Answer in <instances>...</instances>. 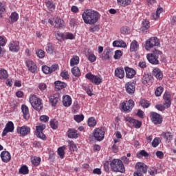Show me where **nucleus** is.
Here are the masks:
<instances>
[{
    "label": "nucleus",
    "instance_id": "obj_1",
    "mask_svg": "<svg viewBox=\"0 0 176 176\" xmlns=\"http://www.w3.org/2000/svg\"><path fill=\"white\" fill-rule=\"evenodd\" d=\"M82 17L85 24H96L100 19V13L93 10H85Z\"/></svg>",
    "mask_w": 176,
    "mask_h": 176
},
{
    "label": "nucleus",
    "instance_id": "obj_2",
    "mask_svg": "<svg viewBox=\"0 0 176 176\" xmlns=\"http://www.w3.org/2000/svg\"><path fill=\"white\" fill-rule=\"evenodd\" d=\"M162 56H163V52L155 49L152 53L146 55V58L148 61L153 65H159L160 61H162Z\"/></svg>",
    "mask_w": 176,
    "mask_h": 176
},
{
    "label": "nucleus",
    "instance_id": "obj_3",
    "mask_svg": "<svg viewBox=\"0 0 176 176\" xmlns=\"http://www.w3.org/2000/svg\"><path fill=\"white\" fill-rule=\"evenodd\" d=\"M110 168L114 173H124L126 171L123 162L119 159H113L110 161Z\"/></svg>",
    "mask_w": 176,
    "mask_h": 176
},
{
    "label": "nucleus",
    "instance_id": "obj_4",
    "mask_svg": "<svg viewBox=\"0 0 176 176\" xmlns=\"http://www.w3.org/2000/svg\"><path fill=\"white\" fill-rule=\"evenodd\" d=\"M164 105L157 104L155 105L156 109L158 111H164L166 108H170L171 107V94L168 91H166L164 94Z\"/></svg>",
    "mask_w": 176,
    "mask_h": 176
},
{
    "label": "nucleus",
    "instance_id": "obj_5",
    "mask_svg": "<svg viewBox=\"0 0 176 176\" xmlns=\"http://www.w3.org/2000/svg\"><path fill=\"white\" fill-rule=\"evenodd\" d=\"M30 102L36 111H41L43 108V104L42 103V100L38 98L35 95H32L30 96Z\"/></svg>",
    "mask_w": 176,
    "mask_h": 176
},
{
    "label": "nucleus",
    "instance_id": "obj_6",
    "mask_svg": "<svg viewBox=\"0 0 176 176\" xmlns=\"http://www.w3.org/2000/svg\"><path fill=\"white\" fill-rule=\"evenodd\" d=\"M135 170L133 176H144V174L148 173V166L143 162H138L135 165Z\"/></svg>",
    "mask_w": 176,
    "mask_h": 176
},
{
    "label": "nucleus",
    "instance_id": "obj_7",
    "mask_svg": "<svg viewBox=\"0 0 176 176\" xmlns=\"http://www.w3.org/2000/svg\"><path fill=\"white\" fill-rule=\"evenodd\" d=\"M94 138H91L92 141H102L105 135V128L100 127L94 129L93 133Z\"/></svg>",
    "mask_w": 176,
    "mask_h": 176
},
{
    "label": "nucleus",
    "instance_id": "obj_8",
    "mask_svg": "<svg viewBox=\"0 0 176 176\" xmlns=\"http://www.w3.org/2000/svg\"><path fill=\"white\" fill-rule=\"evenodd\" d=\"M125 122H128L129 127H135V129H140L142 122L138 120H135L131 117H124Z\"/></svg>",
    "mask_w": 176,
    "mask_h": 176
},
{
    "label": "nucleus",
    "instance_id": "obj_9",
    "mask_svg": "<svg viewBox=\"0 0 176 176\" xmlns=\"http://www.w3.org/2000/svg\"><path fill=\"white\" fill-rule=\"evenodd\" d=\"M85 78L91 82V83H94V85H96L97 86L102 83V78H101V76H95L91 74V73H88L85 75Z\"/></svg>",
    "mask_w": 176,
    "mask_h": 176
},
{
    "label": "nucleus",
    "instance_id": "obj_10",
    "mask_svg": "<svg viewBox=\"0 0 176 176\" xmlns=\"http://www.w3.org/2000/svg\"><path fill=\"white\" fill-rule=\"evenodd\" d=\"M160 43H159V38L157 37H152L146 41L145 49L146 50H149L155 46H160Z\"/></svg>",
    "mask_w": 176,
    "mask_h": 176
},
{
    "label": "nucleus",
    "instance_id": "obj_11",
    "mask_svg": "<svg viewBox=\"0 0 176 176\" xmlns=\"http://www.w3.org/2000/svg\"><path fill=\"white\" fill-rule=\"evenodd\" d=\"M134 107V100H129L126 102H123L122 104L121 108L124 112H130L131 109Z\"/></svg>",
    "mask_w": 176,
    "mask_h": 176
},
{
    "label": "nucleus",
    "instance_id": "obj_12",
    "mask_svg": "<svg viewBox=\"0 0 176 176\" xmlns=\"http://www.w3.org/2000/svg\"><path fill=\"white\" fill-rule=\"evenodd\" d=\"M45 125H40L36 126V135L41 140H46V135L43 133V130L45 129Z\"/></svg>",
    "mask_w": 176,
    "mask_h": 176
},
{
    "label": "nucleus",
    "instance_id": "obj_13",
    "mask_svg": "<svg viewBox=\"0 0 176 176\" xmlns=\"http://www.w3.org/2000/svg\"><path fill=\"white\" fill-rule=\"evenodd\" d=\"M150 118L154 124H160L162 122H163V118H162V116L156 112H151Z\"/></svg>",
    "mask_w": 176,
    "mask_h": 176
},
{
    "label": "nucleus",
    "instance_id": "obj_14",
    "mask_svg": "<svg viewBox=\"0 0 176 176\" xmlns=\"http://www.w3.org/2000/svg\"><path fill=\"white\" fill-rule=\"evenodd\" d=\"M16 131L18 134H21V135L25 137V135H28V134L31 133V129L30 126L24 125L23 126H18Z\"/></svg>",
    "mask_w": 176,
    "mask_h": 176
},
{
    "label": "nucleus",
    "instance_id": "obj_15",
    "mask_svg": "<svg viewBox=\"0 0 176 176\" xmlns=\"http://www.w3.org/2000/svg\"><path fill=\"white\" fill-rule=\"evenodd\" d=\"M14 131V124L12 121H10L6 124V127L3 131L2 136L5 137V135H6L8 133H13Z\"/></svg>",
    "mask_w": 176,
    "mask_h": 176
},
{
    "label": "nucleus",
    "instance_id": "obj_16",
    "mask_svg": "<svg viewBox=\"0 0 176 176\" xmlns=\"http://www.w3.org/2000/svg\"><path fill=\"white\" fill-rule=\"evenodd\" d=\"M125 90L128 94L133 95L135 93V83L129 82L125 84Z\"/></svg>",
    "mask_w": 176,
    "mask_h": 176
},
{
    "label": "nucleus",
    "instance_id": "obj_17",
    "mask_svg": "<svg viewBox=\"0 0 176 176\" xmlns=\"http://www.w3.org/2000/svg\"><path fill=\"white\" fill-rule=\"evenodd\" d=\"M50 104L52 107H56L60 100V94L57 93L49 97Z\"/></svg>",
    "mask_w": 176,
    "mask_h": 176
},
{
    "label": "nucleus",
    "instance_id": "obj_18",
    "mask_svg": "<svg viewBox=\"0 0 176 176\" xmlns=\"http://www.w3.org/2000/svg\"><path fill=\"white\" fill-rule=\"evenodd\" d=\"M9 50H10V52L17 53V52L20 50V43H19V41H12L9 44Z\"/></svg>",
    "mask_w": 176,
    "mask_h": 176
},
{
    "label": "nucleus",
    "instance_id": "obj_19",
    "mask_svg": "<svg viewBox=\"0 0 176 176\" xmlns=\"http://www.w3.org/2000/svg\"><path fill=\"white\" fill-rule=\"evenodd\" d=\"M26 67H28L29 71H30L32 74H35V72H36V64H35V63H34L32 60H28L26 61Z\"/></svg>",
    "mask_w": 176,
    "mask_h": 176
},
{
    "label": "nucleus",
    "instance_id": "obj_20",
    "mask_svg": "<svg viewBox=\"0 0 176 176\" xmlns=\"http://www.w3.org/2000/svg\"><path fill=\"white\" fill-rule=\"evenodd\" d=\"M153 75L157 80H162L163 79V72H162V70L159 67H155L153 69Z\"/></svg>",
    "mask_w": 176,
    "mask_h": 176
},
{
    "label": "nucleus",
    "instance_id": "obj_21",
    "mask_svg": "<svg viewBox=\"0 0 176 176\" xmlns=\"http://www.w3.org/2000/svg\"><path fill=\"white\" fill-rule=\"evenodd\" d=\"M152 79H153V76H152V74L144 73L142 75V82L143 83V85H148V83L151 82V80H152Z\"/></svg>",
    "mask_w": 176,
    "mask_h": 176
},
{
    "label": "nucleus",
    "instance_id": "obj_22",
    "mask_svg": "<svg viewBox=\"0 0 176 176\" xmlns=\"http://www.w3.org/2000/svg\"><path fill=\"white\" fill-rule=\"evenodd\" d=\"M21 111L23 115V118L25 120H28V119H30V109H28V107L25 104H22Z\"/></svg>",
    "mask_w": 176,
    "mask_h": 176
},
{
    "label": "nucleus",
    "instance_id": "obj_23",
    "mask_svg": "<svg viewBox=\"0 0 176 176\" xmlns=\"http://www.w3.org/2000/svg\"><path fill=\"white\" fill-rule=\"evenodd\" d=\"M125 72H126V77L128 79H133L134 78V76L135 75V70L133 69H131L129 67H125Z\"/></svg>",
    "mask_w": 176,
    "mask_h": 176
},
{
    "label": "nucleus",
    "instance_id": "obj_24",
    "mask_svg": "<svg viewBox=\"0 0 176 176\" xmlns=\"http://www.w3.org/2000/svg\"><path fill=\"white\" fill-rule=\"evenodd\" d=\"M72 104V98H71V96L68 95L63 96V104L64 105V107H71Z\"/></svg>",
    "mask_w": 176,
    "mask_h": 176
},
{
    "label": "nucleus",
    "instance_id": "obj_25",
    "mask_svg": "<svg viewBox=\"0 0 176 176\" xmlns=\"http://www.w3.org/2000/svg\"><path fill=\"white\" fill-rule=\"evenodd\" d=\"M111 57H112V54H111V51H109V50H105L102 56V61H108L111 60Z\"/></svg>",
    "mask_w": 176,
    "mask_h": 176
},
{
    "label": "nucleus",
    "instance_id": "obj_26",
    "mask_svg": "<svg viewBox=\"0 0 176 176\" xmlns=\"http://www.w3.org/2000/svg\"><path fill=\"white\" fill-rule=\"evenodd\" d=\"M115 76L120 79H123L124 78V70L123 68H117L115 70Z\"/></svg>",
    "mask_w": 176,
    "mask_h": 176
},
{
    "label": "nucleus",
    "instance_id": "obj_27",
    "mask_svg": "<svg viewBox=\"0 0 176 176\" xmlns=\"http://www.w3.org/2000/svg\"><path fill=\"white\" fill-rule=\"evenodd\" d=\"M54 85L56 90H62V89H65V87H67V83L61 81H55Z\"/></svg>",
    "mask_w": 176,
    "mask_h": 176
},
{
    "label": "nucleus",
    "instance_id": "obj_28",
    "mask_svg": "<svg viewBox=\"0 0 176 176\" xmlns=\"http://www.w3.org/2000/svg\"><path fill=\"white\" fill-rule=\"evenodd\" d=\"M113 46L114 47H127V45L123 41H115L113 42Z\"/></svg>",
    "mask_w": 176,
    "mask_h": 176
},
{
    "label": "nucleus",
    "instance_id": "obj_29",
    "mask_svg": "<svg viewBox=\"0 0 176 176\" xmlns=\"http://www.w3.org/2000/svg\"><path fill=\"white\" fill-rule=\"evenodd\" d=\"M69 138H78V131L75 129H69L67 131Z\"/></svg>",
    "mask_w": 176,
    "mask_h": 176
},
{
    "label": "nucleus",
    "instance_id": "obj_30",
    "mask_svg": "<svg viewBox=\"0 0 176 176\" xmlns=\"http://www.w3.org/2000/svg\"><path fill=\"white\" fill-rule=\"evenodd\" d=\"M72 74L76 78H79L80 75H82L80 69L78 67H74L73 68H72Z\"/></svg>",
    "mask_w": 176,
    "mask_h": 176
},
{
    "label": "nucleus",
    "instance_id": "obj_31",
    "mask_svg": "<svg viewBox=\"0 0 176 176\" xmlns=\"http://www.w3.org/2000/svg\"><path fill=\"white\" fill-rule=\"evenodd\" d=\"M139 48H140V45H138V42H137V41L134 40L131 43L130 51L131 52H137V50H138Z\"/></svg>",
    "mask_w": 176,
    "mask_h": 176
},
{
    "label": "nucleus",
    "instance_id": "obj_32",
    "mask_svg": "<svg viewBox=\"0 0 176 176\" xmlns=\"http://www.w3.org/2000/svg\"><path fill=\"white\" fill-rule=\"evenodd\" d=\"M54 23L56 28H64V21L61 20V19L56 18Z\"/></svg>",
    "mask_w": 176,
    "mask_h": 176
},
{
    "label": "nucleus",
    "instance_id": "obj_33",
    "mask_svg": "<svg viewBox=\"0 0 176 176\" xmlns=\"http://www.w3.org/2000/svg\"><path fill=\"white\" fill-rule=\"evenodd\" d=\"M162 12H163L162 8H157L156 10V14L155 13L152 14V19L157 20V19H159V17H160V13H162Z\"/></svg>",
    "mask_w": 176,
    "mask_h": 176
},
{
    "label": "nucleus",
    "instance_id": "obj_34",
    "mask_svg": "<svg viewBox=\"0 0 176 176\" xmlns=\"http://www.w3.org/2000/svg\"><path fill=\"white\" fill-rule=\"evenodd\" d=\"M19 174H23V175H25L26 174H28L30 173V170H28V166L26 165H23L19 171Z\"/></svg>",
    "mask_w": 176,
    "mask_h": 176
},
{
    "label": "nucleus",
    "instance_id": "obj_35",
    "mask_svg": "<svg viewBox=\"0 0 176 176\" xmlns=\"http://www.w3.org/2000/svg\"><path fill=\"white\" fill-rule=\"evenodd\" d=\"M87 123L89 127H95L96 124H97V120L94 117H91L88 119Z\"/></svg>",
    "mask_w": 176,
    "mask_h": 176
},
{
    "label": "nucleus",
    "instance_id": "obj_36",
    "mask_svg": "<svg viewBox=\"0 0 176 176\" xmlns=\"http://www.w3.org/2000/svg\"><path fill=\"white\" fill-rule=\"evenodd\" d=\"M9 74H8V71L5 69H1L0 70V79H8Z\"/></svg>",
    "mask_w": 176,
    "mask_h": 176
},
{
    "label": "nucleus",
    "instance_id": "obj_37",
    "mask_svg": "<svg viewBox=\"0 0 176 176\" xmlns=\"http://www.w3.org/2000/svg\"><path fill=\"white\" fill-rule=\"evenodd\" d=\"M78 64H79V57L74 56L70 60V65L74 67V65H78Z\"/></svg>",
    "mask_w": 176,
    "mask_h": 176
},
{
    "label": "nucleus",
    "instance_id": "obj_38",
    "mask_svg": "<svg viewBox=\"0 0 176 176\" xmlns=\"http://www.w3.org/2000/svg\"><path fill=\"white\" fill-rule=\"evenodd\" d=\"M117 2L121 6H129L131 3V0H117Z\"/></svg>",
    "mask_w": 176,
    "mask_h": 176
},
{
    "label": "nucleus",
    "instance_id": "obj_39",
    "mask_svg": "<svg viewBox=\"0 0 176 176\" xmlns=\"http://www.w3.org/2000/svg\"><path fill=\"white\" fill-rule=\"evenodd\" d=\"M50 126L53 129V130H57L58 128V122L56 119H53L50 120Z\"/></svg>",
    "mask_w": 176,
    "mask_h": 176
},
{
    "label": "nucleus",
    "instance_id": "obj_40",
    "mask_svg": "<svg viewBox=\"0 0 176 176\" xmlns=\"http://www.w3.org/2000/svg\"><path fill=\"white\" fill-rule=\"evenodd\" d=\"M0 156L4 163H8L12 159V155H1Z\"/></svg>",
    "mask_w": 176,
    "mask_h": 176
},
{
    "label": "nucleus",
    "instance_id": "obj_41",
    "mask_svg": "<svg viewBox=\"0 0 176 176\" xmlns=\"http://www.w3.org/2000/svg\"><path fill=\"white\" fill-rule=\"evenodd\" d=\"M12 23H16L19 20V14L17 12H12L10 16Z\"/></svg>",
    "mask_w": 176,
    "mask_h": 176
},
{
    "label": "nucleus",
    "instance_id": "obj_42",
    "mask_svg": "<svg viewBox=\"0 0 176 176\" xmlns=\"http://www.w3.org/2000/svg\"><path fill=\"white\" fill-rule=\"evenodd\" d=\"M32 163L34 166H39L41 163V157H32Z\"/></svg>",
    "mask_w": 176,
    "mask_h": 176
},
{
    "label": "nucleus",
    "instance_id": "obj_43",
    "mask_svg": "<svg viewBox=\"0 0 176 176\" xmlns=\"http://www.w3.org/2000/svg\"><path fill=\"white\" fill-rule=\"evenodd\" d=\"M162 136L165 140H166V141H168V140H170L173 138V134L170 132H163Z\"/></svg>",
    "mask_w": 176,
    "mask_h": 176
},
{
    "label": "nucleus",
    "instance_id": "obj_44",
    "mask_svg": "<svg viewBox=\"0 0 176 176\" xmlns=\"http://www.w3.org/2000/svg\"><path fill=\"white\" fill-rule=\"evenodd\" d=\"M45 50L49 54H53V52H54V50L53 49V45H52V43L47 44Z\"/></svg>",
    "mask_w": 176,
    "mask_h": 176
},
{
    "label": "nucleus",
    "instance_id": "obj_45",
    "mask_svg": "<svg viewBox=\"0 0 176 176\" xmlns=\"http://www.w3.org/2000/svg\"><path fill=\"white\" fill-rule=\"evenodd\" d=\"M45 5L47 6V8H48V9H50V10H54L56 6H54V4H53V3L51 1H47L45 2Z\"/></svg>",
    "mask_w": 176,
    "mask_h": 176
},
{
    "label": "nucleus",
    "instance_id": "obj_46",
    "mask_svg": "<svg viewBox=\"0 0 176 176\" xmlns=\"http://www.w3.org/2000/svg\"><path fill=\"white\" fill-rule=\"evenodd\" d=\"M83 119H85L83 114L74 116V120L78 123H80V122L83 121Z\"/></svg>",
    "mask_w": 176,
    "mask_h": 176
},
{
    "label": "nucleus",
    "instance_id": "obj_47",
    "mask_svg": "<svg viewBox=\"0 0 176 176\" xmlns=\"http://www.w3.org/2000/svg\"><path fill=\"white\" fill-rule=\"evenodd\" d=\"M163 90L164 88L162 87H158L155 91L156 97H160V96H162V93H163Z\"/></svg>",
    "mask_w": 176,
    "mask_h": 176
},
{
    "label": "nucleus",
    "instance_id": "obj_48",
    "mask_svg": "<svg viewBox=\"0 0 176 176\" xmlns=\"http://www.w3.org/2000/svg\"><path fill=\"white\" fill-rule=\"evenodd\" d=\"M42 71L46 75H49V74H52L50 72V67H48L46 65H44L42 67Z\"/></svg>",
    "mask_w": 176,
    "mask_h": 176
},
{
    "label": "nucleus",
    "instance_id": "obj_49",
    "mask_svg": "<svg viewBox=\"0 0 176 176\" xmlns=\"http://www.w3.org/2000/svg\"><path fill=\"white\" fill-rule=\"evenodd\" d=\"M121 56H123V53L120 50H116L113 56L115 60H119Z\"/></svg>",
    "mask_w": 176,
    "mask_h": 176
},
{
    "label": "nucleus",
    "instance_id": "obj_50",
    "mask_svg": "<svg viewBox=\"0 0 176 176\" xmlns=\"http://www.w3.org/2000/svg\"><path fill=\"white\" fill-rule=\"evenodd\" d=\"M140 104L143 108H149V105H151V104H149V102H148V100H146L144 99H142L140 101Z\"/></svg>",
    "mask_w": 176,
    "mask_h": 176
},
{
    "label": "nucleus",
    "instance_id": "obj_51",
    "mask_svg": "<svg viewBox=\"0 0 176 176\" xmlns=\"http://www.w3.org/2000/svg\"><path fill=\"white\" fill-rule=\"evenodd\" d=\"M55 36L57 41H61L64 38V34L60 32H55Z\"/></svg>",
    "mask_w": 176,
    "mask_h": 176
},
{
    "label": "nucleus",
    "instance_id": "obj_52",
    "mask_svg": "<svg viewBox=\"0 0 176 176\" xmlns=\"http://www.w3.org/2000/svg\"><path fill=\"white\" fill-rule=\"evenodd\" d=\"M120 32H121V34H130V29H129V28L126 26L122 27L120 29Z\"/></svg>",
    "mask_w": 176,
    "mask_h": 176
},
{
    "label": "nucleus",
    "instance_id": "obj_53",
    "mask_svg": "<svg viewBox=\"0 0 176 176\" xmlns=\"http://www.w3.org/2000/svg\"><path fill=\"white\" fill-rule=\"evenodd\" d=\"M69 149L75 152V151H76L77 148H76V144L75 143H74L73 141L69 142Z\"/></svg>",
    "mask_w": 176,
    "mask_h": 176
},
{
    "label": "nucleus",
    "instance_id": "obj_54",
    "mask_svg": "<svg viewBox=\"0 0 176 176\" xmlns=\"http://www.w3.org/2000/svg\"><path fill=\"white\" fill-rule=\"evenodd\" d=\"M90 32H98L100 31V27L98 25H94L89 28Z\"/></svg>",
    "mask_w": 176,
    "mask_h": 176
},
{
    "label": "nucleus",
    "instance_id": "obj_55",
    "mask_svg": "<svg viewBox=\"0 0 176 176\" xmlns=\"http://www.w3.org/2000/svg\"><path fill=\"white\" fill-rule=\"evenodd\" d=\"M65 146H60L58 148V155H65Z\"/></svg>",
    "mask_w": 176,
    "mask_h": 176
},
{
    "label": "nucleus",
    "instance_id": "obj_56",
    "mask_svg": "<svg viewBox=\"0 0 176 176\" xmlns=\"http://www.w3.org/2000/svg\"><path fill=\"white\" fill-rule=\"evenodd\" d=\"M36 54L37 56H38L39 58H43V57H45V51L39 50L36 52Z\"/></svg>",
    "mask_w": 176,
    "mask_h": 176
},
{
    "label": "nucleus",
    "instance_id": "obj_57",
    "mask_svg": "<svg viewBox=\"0 0 176 176\" xmlns=\"http://www.w3.org/2000/svg\"><path fill=\"white\" fill-rule=\"evenodd\" d=\"M60 76L63 78V79H69V74H68V72L64 70L60 73Z\"/></svg>",
    "mask_w": 176,
    "mask_h": 176
},
{
    "label": "nucleus",
    "instance_id": "obj_58",
    "mask_svg": "<svg viewBox=\"0 0 176 176\" xmlns=\"http://www.w3.org/2000/svg\"><path fill=\"white\" fill-rule=\"evenodd\" d=\"M88 60H89V61H90V63H94V61H96V60H97V58L96 57L94 54H91L88 56Z\"/></svg>",
    "mask_w": 176,
    "mask_h": 176
},
{
    "label": "nucleus",
    "instance_id": "obj_59",
    "mask_svg": "<svg viewBox=\"0 0 176 176\" xmlns=\"http://www.w3.org/2000/svg\"><path fill=\"white\" fill-rule=\"evenodd\" d=\"M50 68L51 74H53V72H56V71L58 69V65L57 64L52 65Z\"/></svg>",
    "mask_w": 176,
    "mask_h": 176
},
{
    "label": "nucleus",
    "instance_id": "obj_60",
    "mask_svg": "<svg viewBox=\"0 0 176 176\" xmlns=\"http://www.w3.org/2000/svg\"><path fill=\"white\" fill-rule=\"evenodd\" d=\"M47 86L46 84L41 82L38 85V89L41 91H43L44 90H46Z\"/></svg>",
    "mask_w": 176,
    "mask_h": 176
},
{
    "label": "nucleus",
    "instance_id": "obj_61",
    "mask_svg": "<svg viewBox=\"0 0 176 176\" xmlns=\"http://www.w3.org/2000/svg\"><path fill=\"white\" fill-rule=\"evenodd\" d=\"M109 165L111 166V163L109 164V162L105 161L104 163V168L105 171H109Z\"/></svg>",
    "mask_w": 176,
    "mask_h": 176
},
{
    "label": "nucleus",
    "instance_id": "obj_62",
    "mask_svg": "<svg viewBox=\"0 0 176 176\" xmlns=\"http://www.w3.org/2000/svg\"><path fill=\"white\" fill-rule=\"evenodd\" d=\"M159 145V139L155 138L153 142H152V146L154 147V148H156V146H157Z\"/></svg>",
    "mask_w": 176,
    "mask_h": 176
},
{
    "label": "nucleus",
    "instance_id": "obj_63",
    "mask_svg": "<svg viewBox=\"0 0 176 176\" xmlns=\"http://www.w3.org/2000/svg\"><path fill=\"white\" fill-rule=\"evenodd\" d=\"M40 120H41V122H49V116H41L40 117Z\"/></svg>",
    "mask_w": 176,
    "mask_h": 176
},
{
    "label": "nucleus",
    "instance_id": "obj_64",
    "mask_svg": "<svg viewBox=\"0 0 176 176\" xmlns=\"http://www.w3.org/2000/svg\"><path fill=\"white\" fill-rule=\"evenodd\" d=\"M142 26L144 28H146V30H148L149 28V22L148 21H144L142 22Z\"/></svg>",
    "mask_w": 176,
    "mask_h": 176
}]
</instances>
